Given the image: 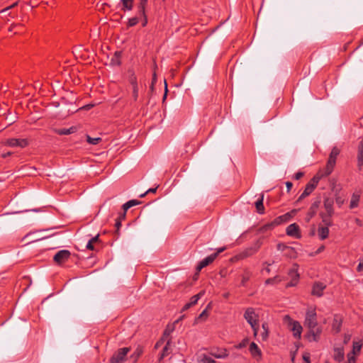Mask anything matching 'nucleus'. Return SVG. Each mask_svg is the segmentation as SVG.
Segmentation results:
<instances>
[{"label": "nucleus", "mask_w": 363, "mask_h": 363, "mask_svg": "<svg viewBox=\"0 0 363 363\" xmlns=\"http://www.w3.org/2000/svg\"><path fill=\"white\" fill-rule=\"evenodd\" d=\"M208 314L207 313V310L205 309L201 312V313L199 315L197 318L201 320H205L208 317Z\"/></svg>", "instance_id": "47"}, {"label": "nucleus", "mask_w": 363, "mask_h": 363, "mask_svg": "<svg viewBox=\"0 0 363 363\" xmlns=\"http://www.w3.org/2000/svg\"><path fill=\"white\" fill-rule=\"evenodd\" d=\"M126 212L127 211H123L122 213H120L118 217L116 219H120L121 221H122V220H124L126 216Z\"/></svg>", "instance_id": "50"}, {"label": "nucleus", "mask_w": 363, "mask_h": 363, "mask_svg": "<svg viewBox=\"0 0 363 363\" xmlns=\"http://www.w3.org/2000/svg\"><path fill=\"white\" fill-rule=\"evenodd\" d=\"M298 209H293L292 211H291L290 212H288L287 213H290L291 215V218L296 215V213L298 212Z\"/></svg>", "instance_id": "61"}, {"label": "nucleus", "mask_w": 363, "mask_h": 363, "mask_svg": "<svg viewBox=\"0 0 363 363\" xmlns=\"http://www.w3.org/2000/svg\"><path fill=\"white\" fill-rule=\"evenodd\" d=\"M305 325L308 328L307 337L309 341L318 342L322 333V329L318 326L317 314L315 309L307 311Z\"/></svg>", "instance_id": "1"}, {"label": "nucleus", "mask_w": 363, "mask_h": 363, "mask_svg": "<svg viewBox=\"0 0 363 363\" xmlns=\"http://www.w3.org/2000/svg\"><path fill=\"white\" fill-rule=\"evenodd\" d=\"M216 259V254H211L202 259L197 265L196 270L200 272L203 268L211 264Z\"/></svg>", "instance_id": "14"}, {"label": "nucleus", "mask_w": 363, "mask_h": 363, "mask_svg": "<svg viewBox=\"0 0 363 363\" xmlns=\"http://www.w3.org/2000/svg\"><path fill=\"white\" fill-rule=\"evenodd\" d=\"M286 186L287 191L289 192L293 186V184L291 182H286Z\"/></svg>", "instance_id": "53"}, {"label": "nucleus", "mask_w": 363, "mask_h": 363, "mask_svg": "<svg viewBox=\"0 0 363 363\" xmlns=\"http://www.w3.org/2000/svg\"><path fill=\"white\" fill-rule=\"evenodd\" d=\"M77 128L75 126H72L69 128H60L55 129V133L60 135H67L72 133H74L77 131Z\"/></svg>", "instance_id": "25"}, {"label": "nucleus", "mask_w": 363, "mask_h": 363, "mask_svg": "<svg viewBox=\"0 0 363 363\" xmlns=\"http://www.w3.org/2000/svg\"><path fill=\"white\" fill-rule=\"evenodd\" d=\"M264 195L262 194L260 198L255 202V206L257 208V211L259 214H263L264 213V207L263 204Z\"/></svg>", "instance_id": "27"}, {"label": "nucleus", "mask_w": 363, "mask_h": 363, "mask_svg": "<svg viewBox=\"0 0 363 363\" xmlns=\"http://www.w3.org/2000/svg\"><path fill=\"white\" fill-rule=\"evenodd\" d=\"M210 354L217 359H224L228 356L225 349H217L216 351L211 350Z\"/></svg>", "instance_id": "21"}, {"label": "nucleus", "mask_w": 363, "mask_h": 363, "mask_svg": "<svg viewBox=\"0 0 363 363\" xmlns=\"http://www.w3.org/2000/svg\"><path fill=\"white\" fill-rule=\"evenodd\" d=\"M289 275L291 277V281L287 284V286H295L298 280L299 274L297 272V269H291L289 272Z\"/></svg>", "instance_id": "19"}, {"label": "nucleus", "mask_w": 363, "mask_h": 363, "mask_svg": "<svg viewBox=\"0 0 363 363\" xmlns=\"http://www.w3.org/2000/svg\"><path fill=\"white\" fill-rule=\"evenodd\" d=\"M171 330H169L168 329H166L163 333V338L164 337L169 336L170 335Z\"/></svg>", "instance_id": "63"}, {"label": "nucleus", "mask_w": 363, "mask_h": 363, "mask_svg": "<svg viewBox=\"0 0 363 363\" xmlns=\"http://www.w3.org/2000/svg\"><path fill=\"white\" fill-rule=\"evenodd\" d=\"M71 256V252L67 250H61L58 251L54 256L53 260L57 264H62L67 262Z\"/></svg>", "instance_id": "8"}, {"label": "nucleus", "mask_w": 363, "mask_h": 363, "mask_svg": "<svg viewBox=\"0 0 363 363\" xmlns=\"http://www.w3.org/2000/svg\"><path fill=\"white\" fill-rule=\"evenodd\" d=\"M340 152V150L338 147H333L330 155L329 157L325 166V168L323 170H319L318 172H321V174H323L324 177H327L330 175L335 166L336 164V160L337 156L339 155Z\"/></svg>", "instance_id": "4"}, {"label": "nucleus", "mask_w": 363, "mask_h": 363, "mask_svg": "<svg viewBox=\"0 0 363 363\" xmlns=\"http://www.w3.org/2000/svg\"><path fill=\"white\" fill-rule=\"evenodd\" d=\"M318 235L321 240L328 238L329 235V227L319 226L318 228Z\"/></svg>", "instance_id": "23"}, {"label": "nucleus", "mask_w": 363, "mask_h": 363, "mask_svg": "<svg viewBox=\"0 0 363 363\" xmlns=\"http://www.w3.org/2000/svg\"><path fill=\"white\" fill-rule=\"evenodd\" d=\"M99 235H97L90 239L86 245V248L89 250H96L95 245H100ZM101 247V245H99Z\"/></svg>", "instance_id": "22"}, {"label": "nucleus", "mask_w": 363, "mask_h": 363, "mask_svg": "<svg viewBox=\"0 0 363 363\" xmlns=\"http://www.w3.org/2000/svg\"><path fill=\"white\" fill-rule=\"evenodd\" d=\"M225 250V247H220V248H218L216 251V252H215L214 254H216V257H218V255L223 252L224 250Z\"/></svg>", "instance_id": "58"}, {"label": "nucleus", "mask_w": 363, "mask_h": 363, "mask_svg": "<svg viewBox=\"0 0 363 363\" xmlns=\"http://www.w3.org/2000/svg\"><path fill=\"white\" fill-rule=\"evenodd\" d=\"M139 16L142 19V26L143 27L146 26V25L147 23V15H146V11H145V15H139Z\"/></svg>", "instance_id": "45"}, {"label": "nucleus", "mask_w": 363, "mask_h": 363, "mask_svg": "<svg viewBox=\"0 0 363 363\" xmlns=\"http://www.w3.org/2000/svg\"><path fill=\"white\" fill-rule=\"evenodd\" d=\"M157 187H155V188H150V189H147V190L146 191V193H147V194H149V193H155V192H156V191H157Z\"/></svg>", "instance_id": "62"}, {"label": "nucleus", "mask_w": 363, "mask_h": 363, "mask_svg": "<svg viewBox=\"0 0 363 363\" xmlns=\"http://www.w3.org/2000/svg\"><path fill=\"white\" fill-rule=\"evenodd\" d=\"M357 272H360L363 271V261L360 262L357 267Z\"/></svg>", "instance_id": "55"}, {"label": "nucleus", "mask_w": 363, "mask_h": 363, "mask_svg": "<svg viewBox=\"0 0 363 363\" xmlns=\"http://www.w3.org/2000/svg\"><path fill=\"white\" fill-rule=\"evenodd\" d=\"M193 305L191 303V302H189V303H186L184 307H183V311H186L187 309H189L190 307H191Z\"/></svg>", "instance_id": "57"}, {"label": "nucleus", "mask_w": 363, "mask_h": 363, "mask_svg": "<svg viewBox=\"0 0 363 363\" xmlns=\"http://www.w3.org/2000/svg\"><path fill=\"white\" fill-rule=\"evenodd\" d=\"M163 341H164V340H163V337H162L160 340H159V341L155 344V348H156V349H157V348H158L159 347H160V346H161V345L163 343Z\"/></svg>", "instance_id": "59"}, {"label": "nucleus", "mask_w": 363, "mask_h": 363, "mask_svg": "<svg viewBox=\"0 0 363 363\" xmlns=\"http://www.w3.org/2000/svg\"><path fill=\"white\" fill-rule=\"evenodd\" d=\"M350 335H345V338H344V343L347 344L350 341Z\"/></svg>", "instance_id": "64"}, {"label": "nucleus", "mask_w": 363, "mask_h": 363, "mask_svg": "<svg viewBox=\"0 0 363 363\" xmlns=\"http://www.w3.org/2000/svg\"><path fill=\"white\" fill-rule=\"evenodd\" d=\"M171 339L168 340L165 346L164 347V348L162 349V353L160 354V357L159 358V360L161 361L164 357H165L166 356L168 355L169 354V345H170V343H171Z\"/></svg>", "instance_id": "31"}, {"label": "nucleus", "mask_w": 363, "mask_h": 363, "mask_svg": "<svg viewBox=\"0 0 363 363\" xmlns=\"http://www.w3.org/2000/svg\"><path fill=\"white\" fill-rule=\"evenodd\" d=\"M139 21H140V18L138 16H134V17L129 18L127 22V27L129 28V27L135 26V25H137Z\"/></svg>", "instance_id": "36"}, {"label": "nucleus", "mask_w": 363, "mask_h": 363, "mask_svg": "<svg viewBox=\"0 0 363 363\" xmlns=\"http://www.w3.org/2000/svg\"><path fill=\"white\" fill-rule=\"evenodd\" d=\"M284 322L288 324L289 329L293 332V335L295 338L300 339L303 328L300 323L297 320H293L289 315L284 318Z\"/></svg>", "instance_id": "6"}, {"label": "nucleus", "mask_w": 363, "mask_h": 363, "mask_svg": "<svg viewBox=\"0 0 363 363\" xmlns=\"http://www.w3.org/2000/svg\"><path fill=\"white\" fill-rule=\"evenodd\" d=\"M16 28H24L23 24L21 23H12L9 28V32L16 31Z\"/></svg>", "instance_id": "42"}, {"label": "nucleus", "mask_w": 363, "mask_h": 363, "mask_svg": "<svg viewBox=\"0 0 363 363\" xmlns=\"http://www.w3.org/2000/svg\"><path fill=\"white\" fill-rule=\"evenodd\" d=\"M277 250H279V251H284L286 250H289V254L287 255L288 256L291 257H295L296 255V252L294 250V248L292 247H289L287 245H286L284 243H278L277 245Z\"/></svg>", "instance_id": "20"}, {"label": "nucleus", "mask_w": 363, "mask_h": 363, "mask_svg": "<svg viewBox=\"0 0 363 363\" xmlns=\"http://www.w3.org/2000/svg\"><path fill=\"white\" fill-rule=\"evenodd\" d=\"M320 203L321 200L320 197L317 198L316 200L313 202V203L311 204V207L308 209V211L305 218L307 223L310 222L311 218H313L314 216L316 214L317 211L320 205Z\"/></svg>", "instance_id": "9"}, {"label": "nucleus", "mask_w": 363, "mask_h": 363, "mask_svg": "<svg viewBox=\"0 0 363 363\" xmlns=\"http://www.w3.org/2000/svg\"><path fill=\"white\" fill-rule=\"evenodd\" d=\"M290 219V213H285L284 215L277 217L273 221H272V223L274 228L275 226H277L281 223L288 222Z\"/></svg>", "instance_id": "17"}, {"label": "nucleus", "mask_w": 363, "mask_h": 363, "mask_svg": "<svg viewBox=\"0 0 363 363\" xmlns=\"http://www.w3.org/2000/svg\"><path fill=\"white\" fill-rule=\"evenodd\" d=\"M121 10L123 12L130 11L134 6V0H121Z\"/></svg>", "instance_id": "16"}, {"label": "nucleus", "mask_w": 363, "mask_h": 363, "mask_svg": "<svg viewBox=\"0 0 363 363\" xmlns=\"http://www.w3.org/2000/svg\"><path fill=\"white\" fill-rule=\"evenodd\" d=\"M5 145L10 147H20L23 148L28 145V141L27 139L9 138L6 140Z\"/></svg>", "instance_id": "10"}, {"label": "nucleus", "mask_w": 363, "mask_h": 363, "mask_svg": "<svg viewBox=\"0 0 363 363\" xmlns=\"http://www.w3.org/2000/svg\"><path fill=\"white\" fill-rule=\"evenodd\" d=\"M303 359L306 363H311L310 362V355L308 353L303 354Z\"/></svg>", "instance_id": "51"}, {"label": "nucleus", "mask_w": 363, "mask_h": 363, "mask_svg": "<svg viewBox=\"0 0 363 363\" xmlns=\"http://www.w3.org/2000/svg\"><path fill=\"white\" fill-rule=\"evenodd\" d=\"M204 294V292L203 291H201L199 292V294H197L195 296H193L191 299H190V301L191 303L194 306L197 303L198 301L201 298V297Z\"/></svg>", "instance_id": "37"}, {"label": "nucleus", "mask_w": 363, "mask_h": 363, "mask_svg": "<svg viewBox=\"0 0 363 363\" xmlns=\"http://www.w3.org/2000/svg\"><path fill=\"white\" fill-rule=\"evenodd\" d=\"M281 281V279L279 278V277H274L273 278L267 279L265 281L266 284H274L275 283H278Z\"/></svg>", "instance_id": "40"}, {"label": "nucleus", "mask_w": 363, "mask_h": 363, "mask_svg": "<svg viewBox=\"0 0 363 363\" xmlns=\"http://www.w3.org/2000/svg\"><path fill=\"white\" fill-rule=\"evenodd\" d=\"M129 77H128V82L130 83V84L133 86H138V82H137V77L134 73V72L133 71H129Z\"/></svg>", "instance_id": "35"}, {"label": "nucleus", "mask_w": 363, "mask_h": 363, "mask_svg": "<svg viewBox=\"0 0 363 363\" xmlns=\"http://www.w3.org/2000/svg\"><path fill=\"white\" fill-rule=\"evenodd\" d=\"M325 250V246L324 245H321L320 247H318V249L315 252L314 255H318L320 252H322L323 250Z\"/></svg>", "instance_id": "54"}, {"label": "nucleus", "mask_w": 363, "mask_h": 363, "mask_svg": "<svg viewBox=\"0 0 363 363\" xmlns=\"http://www.w3.org/2000/svg\"><path fill=\"white\" fill-rule=\"evenodd\" d=\"M244 318L250 325L253 330L254 335L256 336L259 330V325L257 322V315H256L254 308H247L244 313Z\"/></svg>", "instance_id": "5"}, {"label": "nucleus", "mask_w": 363, "mask_h": 363, "mask_svg": "<svg viewBox=\"0 0 363 363\" xmlns=\"http://www.w3.org/2000/svg\"><path fill=\"white\" fill-rule=\"evenodd\" d=\"M274 228V226L271 223H268L265 225H264L263 226L260 227L258 228L257 230V234H262V233H264L267 231H270L272 230V229Z\"/></svg>", "instance_id": "30"}, {"label": "nucleus", "mask_w": 363, "mask_h": 363, "mask_svg": "<svg viewBox=\"0 0 363 363\" xmlns=\"http://www.w3.org/2000/svg\"><path fill=\"white\" fill-rule=\"evenodd\" d=\"M362 348V344L358 342H353L352 352L351 353L355 354L359 352Z\"/></svg>", "instance_id": "39"}, {"label": "nucleus", "mask_w": 363, "mask_h": 363, "mask_svg": "<svg viewBox=\"0 0 363 363\" xmlns=\"http://www.w3.org/2000/svg\"><path fill=\"white\" fill-rule=\"evenodd\" d=\"M360 199V194L357 193H353L352 195L350 208H354L358 206L359 201Z\"/></svg>", "instance_id": "28"}, {"label": "nucleus", "mask_w": 363, "mask_h": 363, "mask_svg": "<svg viewBox=\"0 0 363 363\" xmlns=\"http://www.w3.org/2000/svg\"><path fill=\"white\" fill-rule=\"evenodd\" d=\"M264 238V236L260 237L250 247L245 248L244 250L238 253L235 256V258L237 259H243L256 254L262 245Z\"/></svg>", "instance_id": "3"}, {"label": "nucleus", "mask_w": 363, "mask_h": 363, "mask_svg": "<svg viewBox=\"0 0 363 363\" xmlns=\"http://www.w3.org/2000/svg\"><path fill=\"white\" fill-rule=\"evenodd\" d=\"M121 57V52L116 51L114 53V55L111 60V63L114 65H120L121 63V60H120Z\"/></svg>", "instance_id": "32"}, {"label": "nucleus", "mask_w": 363, "mask_h": 363, "mask_svg": "<svg viewBox=\"0 0 363 363\" xmlns=\"http://www.w3.org/2000/svg\"><path fill=\"white\" fill-rule=\"evenodd\" d=\"M345 353L343 347H335L334 349V359L338 362H341L344 359Z\"/></svg>", "instance_id": "24"}, {"label": "nucleus", "mask_w": 363, "mask_h": 363, "mask_svg": "<svg viewBox=\"0 0 363 363\" xmlns=\"http://www.w3.org/2000/svg\"><path fill=\"white\" fill-rule=\"evenodd\" d=\"M322 223L325 225L324 226L330 227L333 225L332 217L333 215H330L328 213L320 212L319 214Z\"/></svg>", "instance_id": "18"}, {"label": "nucleus", "mask_w": 363, "mask_h": 363, "mask_svg": "<svg viewBox=\"0 0 363 363\" xmlns=\"http://www.w3.org/2000/svg\"><path fill=\"white\" fill-rule=\"evenodd\" d=\"M130 351V347H123L116 351L110 358V363H123L126 360V356Z\"/></svg>", "instance_id": "7"}, {"label": "nucleus", "mask_w": 363, "mask_h": 363, "mask_svg": "<svg viewBox=\"0 0 363 363\" xmlns=\"http://www.w3.org/2000/svg\"><path fill=\"white\" fill-rule=\"evenodd\" d=\"M121 226V221L120 219L116 220L115 227L116 228V233L119 231V229Z\"/></svg>", "instance_id": "49"}, {"label": "nucleus", "mask_w": 363, "mask_h": 363, "mask_svg": "<svg viewBox=\"0 0 363 363\" xmlns=\"http://www.w3.org/2000/svg\"><path fill=\"white\" fill-rule=\"evenodd\" d=\"M357 165L359 169L363 166V147H358Z\"/></svg>", "instance_id": "33"}, {"label": "nucleus", "mask_w": 363, "mask_h": 363, "mask_svg": "<svg viewBox=\"0 0 363 363\" xmlns=\"http://www.w3.org/2000/svg\"><path fill=\"white\" fill-rule=\"evenodd\" d=\"M199 363H216V362L211 357L203 354H201L199 360Z\"/></svg>", "instance_id": "34"}, {"label": "nucleus", "mask_w": 363, "mask_h": 363, "mask_svg": "<svg viewBox=\"0 0 363 363\" xmlns=\"http://www.w3.org/2000/svg\"><path fill=\"white\" fill-rule=\"evenodd\" d=\"M335 202L337 204V206L339 207H341L342 205L345 202V199L343 198H342L341 196H337L336 195V197H335Z\"/></svg>", "instance_id": "44"}, {"label": "nucleus", "mask_w": 363, "mask_h": 363, "mask_svg": "<svg viewBox=\"0 0 363 363\" xmlns=\"http://www.w3.org/2000/svg\"><path fill=\"white\" fill-rule=\"evenodd\" d=\"M193 305L191 303V302H189V303H186L184 307H183V311H186L187 309H189L190 307H191Z\"/></svg>", "instance_id": "56"}, {"label": "nucleus", "mask_w": 363, "mask_h": 363, "mask_svg": "<svg viewBox=\"0 0 363 363\" xmlns=\"http://www.w3.org/2000/svg\"><path fill=\"white\" fill-rule=\"evenodd\" d=\"M354 354L349 353L347 354V363H355V357L354 356Z\"/></svg>", "instance_id": "46"}, {"label": "nucleus", "mask_w": 363, "mask_h": 363, "mask_svg": "<svg viewBox=\"0 0 363 363\" xmlns=\"http://www.w3.org/2000/svg\"><path fill=\"white\" fill-rule=\"evenodd\" d=\"M133 98L135 101L138 99V86H133Z\"/></svg>", "instance_id": "43"}, {"label": "nucleus", "mask_w": 363, "mask_h": 363, "mask_svg": "<svg viewBox=\"0 0 363 363\" xmlns=\"http://www.w3.org/2000/svg\"><path fill=\"white\" fill-rule=\"evenodd\" d=\"M249 340L247 338L243 339L238 345L235 346V348L237 349H242L243 347H245L248 344Z\"/></svg>", "instance_id": "41"}, {"label": "nucleus", "mask_w": 363, "mask_h": 363, "mask_svg": "<svg viewBox=\"0 0 363 363\" xmlns=\"http://www.w3.org/2000/svg\"><path fill=\"white\" fill-rule=\"evenodd\" d=\"M324 176L321 174V172H318L306 185L305 189L296 201V203L309 196L316 188L320 179Z\"/></svg>", "instance_id": "2"}, {"label": "nucleus", "mask_w": 363, "mask_h": 363, "mask_svg": "<svg viewBox=\"0 0 363 363\" xmlns=\"http://www.w3.org/2000/svg\"><path fill=\"white\" fill-rule=\"evenodd\" d=\"M17 4H18V2H15L12 5H11L10 6H8V7L5 8L4 9H3L1 11V12H4V11H9V9H11L12 8H14L16 6H17Z\"/></svg>", "instance_id": "52"}, {"label": "nucleus", "mask_w": 363, "mask_h": 363, "mask_svg": "<svg viewBox=\"0 0 363 363\" xmlns=\"http://www.w3.org/2000/svg\"><path fill=\"white\" fill-rule=\"evenodd\" d=\"M304 175V173L303 172H296L293 178L296 180H298L301 178H302Z\"/></svg>", "instance_id": "48"}, {"label": "nucleus", "mask_w": 363, "mask_h": 363, "mask_svg": "<svg viewBox=\"0 0 363 363\" xmlns=\"http://www.w3.org/2000/svg\"><path fill=\"white\" fill-rule=\"evenodd\" d=\"M334 205V199L330 197L324 196L323 199V206L325 212L328 213L330 215H334L335 211L333 208Z\"/></svg>", "instance_id": "13"}, {"label": "nucleus", "mask_w": 363, "mask_h": 363, "mask_svg": "<svg viewBox=\"0 0 363 363\" xmlns=\"http://www.w3.org/2000/svg\"><path fill=\"white\" fill-rule=\"evenodd\" d=\"M262 328L266 332V336H268V326H267V323H263L262 324Z\"/></svg>", "instance_id": "60"}, {"label": "nucleus", "mask_w": 363, "mask_h": 363, "mask_svg": "<svg viewBox=\"0 0 363 363\" xmlns=\"http://www.w3.org/2000/svg\"><path fill=\"white\" fill-rule=\"evenodd\" d=\"M142 202L138 200L133 199L130 200L122 206L123 211H127L130 208L140 204Z\"/></svg>", "instance_id": "29"}, {"label": "nucleus", "mask_w": 363, "mask_h": 363, "mask_svg": "<svg viewBox=\"0 0 363 363\" xmlns=\"http://www.w3.org/2000/svg\"><path fill=\"white\" fill-rule=\"evenodd\" d=\"M86 141L91 145H97L100 141H101V138H91L89 135H86Z\"/></svg>", "instance_id": "38"}, {"label": "nucleus", "mask_w": 363, "mask_h": 363, "mask_svg": "<svg viewBox=\"0 0 363 363\" xmlns=\"http://www.w3.org/2000/svg\"><path fill=\"white\" fill-rule=\"evenodd\" d=\"M249 351L252 357L259 361L262 359V353L261 350L259 348L255 342H252L249 347Z\"/></svg>", "instance_id": "15"}, {"label": "nucleus", "mask_w": 363, "mask_h": 363, "mask_svg": "<svg viewBox=\"0 0 363 363\" xmlns=\"http://www.w3.org/2000/svg\"><path fill=\"white\" fill-rule=\"evenodd\" d=\"M143 353V347L142 346L138 345L135 350L134 352L130 355V358L133 359V362L135 363L138 358Z\"/></svg>", "instance_id": "26"}, {"label": "nucleus", "mask_w": 363, "mask_h": 363, "mask_svg": "<svg viewBox=\"0 0 363 363\" xmlns=\"http://www.w3.org/2000/svg\"><path fill=\"white\" fill-rule=\"evenodd\" d=\"M325 288L326 285L325 284L316 281L313 285L311 294L317 297H321Z\"/></svg>", "instance_id": "12"}, {"label": "nucleus", "mask_w": 363, "mask_h": 363, "mask_svg": "<svg viewBox=\"0 0 363 363\" xmlns=\"http://www.w3.org/2000/svg\"><path fill=\"white\" fill-rule=\"evenodd\" d=\"M286 233L287 235L295 238H301V234L298 225L296 223L290 224L286 229Z\"/></svg>", "instance_id": "11"}]
</instances>
